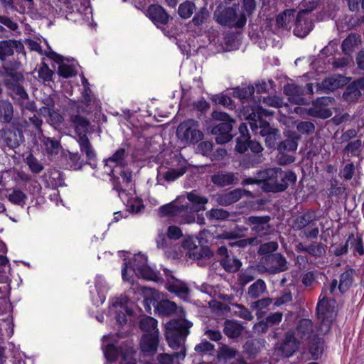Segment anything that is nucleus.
Masks as SVG:
<instances>
[{"instance_id": "f257e3e1", "label": "nucleus", "mask_w": 364, "mask_h": 364, "mask_svg": "<svg viewBox=\"0 0 364 364\" xmlns=\"http://www.w3.org/2000/svg\"><path fill=\"white\" fill-rule=\"evenodd\" d=\"M242 117L247 121L252 132L257 133L259 129V134L265 138V144L268 148H273L277 144V141L281 137L280 131L266 120L262 119V116H269L272 114L261 106L255 104L252 106H244L241 112Z\"/></svg>"}, {"instance_id": "f03ea898", "label": "nucleus", "mask_w": 364, "mask_h": 364, "mask_svg": "<svg viewBox=\"0 0 364 364\" xmlns=\"http://www.w3.org/2000/svg\"><path fill=\"white\" fill-rule=\"evenodd\" d=\"M259 177L262 178L261 188L266 193L283 192L289 186L294 185L297 180V176L293 171H284L281 168L259 171Z\"/></svg>"}, {"instance_id": "7ed1b4c3", "label": "nucleus", "mask_w": 364, "mask_h": 364, "mask_svg": "<svg viewBox=\"0 0 364 364\" xmlns=\"http://www.w3.org/2000/svg\"><path fill=\"white\" fill-rule=\"evenodd\" d=\"M192 326L193 323L185 317L168 321L165 324V337L169 346L173 349H184L183 344Z\"/></svg>"}, {"instance_id": "20e7f679", "label": "nucleus", "mask_w": 364, "mask_h": 364, "mask_svg": "<svg viewBox=\"0 0 364 364\" xmlns=\"http://www.w3.org/2000/svg\"><path fill=\"white\" fill-rule=\"evenodd\" d=\"M212 118L218 123L213 125L210 132L215 136V142L218 144H224L234 136L232 134L233 124L235 120L228 114L221 111L215 110L211 114Z\"/></svg>"}, {"instance_id": "39448f33", "label": "nucleus", "mask_w": 364, "mask_h": 364, "mask_svg": "<svg viewBox=\"0 0 364 364\" xmlns=\"http://www.w3.org/2000/svg\"><path fill=\"white\" fill-rule=\"evenodd\" d=\"M237 4L228 7L219 5L213 13V18L221 26L242 28L246 25L247 17L244 13L237 15Z\"/></svg>"}, {"instance_id": "423d86ee", "label": "nucleus", "mask_w": 364, "mask_h": 364, "mask_svg": "<svg viewBox=\"0 0 364 364\" xmlns=\"http://www.w3.org/2000/svg\"><path fill=\"white\" fill-rule=\"evenodd\" d=\"M326 292V289L322 290L321 295L323 294V296L319 299L316 306L318 318L320 321L318 331L324 335L331 331L332 322L336 315L334 311L336 301L333 299H328Z\"/></svg>"}, {"instance_id": "0eeeda50", "label": "nucleus", "mask_w": 364, "mask_h": 364, "mask_svg": "<svg viewBox=\"0 0 364 364\" xmlns=\"http://www.w3.org/2000/svg\"><path fill=\"white\" fill-rule=\"evenodd\" d=\"M84 112L89 114L91 111L86 110L85 107L80 105H75L68 112L69 121L73 126L77 138L87 136L88 134L92 133L90 120L82 115Z\"/></svg>"}, {"instance_id": "6e6552de", "label": "nucleus", "mask_w": 364, "mask_h": 364, "mask_svg": "<svg viewBox=\"0 0 364 364\" xmlns=\"http://www.w3.org/2000/svg\"><path fill=\"white\" fill-rule=\"evenodd\" d=\"M188 203L182 204L185 213V223L195 222V213L205 210V205L208 203V198L201 195L197 190H193L186 193Z\"/></svg>"}, {"instance_id": "1a4fd4ad", "label": "nucleus", "mask_w": 364, "mask_h": 364, "mask_svg": "<svg viewBox=\"0 0 364 364\" xmlns=\"http://www.w3.org/2000/svg\"><path fill=\"white\" fill-rule=\"evenodd\" d=\"M205 231H200L197 237L198 245L192 239H187L183 242V247L188 250L187 255L193 259H209L214 257V252L207 245L208 240L204 238Z\"/></svg>"}, {"instance_id": "9d476101", "label": "nucleus", "mask_w": 364, "mask_h": 364, "mask_svg": "<svg viewBox=\"0 0 364 364\" xmlns=\"http://www.w3.org/2000/svg\"><path fill=\"white\" fill-rule=\"evenodd\" d=\"M10 126L2 128L0 134L5 144L10 149L18 148L25 141L23 124L18 120L9 124Z\"/></svg>"}, {"instance_id": "9b49d317", "label": "nucleus", "mask_w": 364, "mask_h": 364, "mask_svg": "<svg viewBox=\"0 0 364 364\" xmlns=\"http://www.w3.org/2000/svg\"><path fill=\"white\" fill-rule=\"evenodd\" d=\"M198 126L196 120H186L178 125L177 135L190 143H198L203 137V133L198 129Z\"/></svg>"}, {"instance_id": "f8f14e48", "label": "nucleus", "mask_w": 364, "mask_h": 364, "mask_svg": "<svg viewBox=\"0 0 364 364\" xmlns=\"http://www.w3.org/2000/svg\"><path fill=\"white\" fill-rule=\"evenodd\" d=\"M103 350L105 357L110 362L116 361L119 356L123 361L132 360L134 354L136 353L127 341L119 346H115L112 343L108 344Z\"/></svg>"}, {"instance_id": "ddd939ff", "label": "nucleus", "mask_w": 364, "mask_h": 364, "mask_svg": "<svg viewBox=\"0 0 364 364\" xmlns=\"http://www.w3.org/2000/svg\"><path fill=\"white\" fill-rule=\"evenodd\" d=\"M214 257L227 272H237L242 266L240 260L234 255L231 256L225 246L218 247Z\"/></svg>"}, {"instance_id": "4468645a", "label": "nucleus", "mask_w": 364, "mask_h": 364, "mask_svg": "<svg viewBox=\"0 0 364 364\" xmlns=\"http://www.w3.org/2000/svg\"><path fill=\"white\" fill-rule=\"evenodd\" d=\"M260 262L267 266L264 270H267L270 274L283 272L289 269L286 257L279 252L261 257Z\"/></svg>"}, {"instance_id": "2eb2a0df", "label": "nucleus", "mask_w": 364, "mask_h": 364, "mask_svg": "<svg viewBox=\"0 0 364 364\" xmlns=\"http://www.w3.org/2000/svg\"><path fill=\"white\" fill-rule=\"evenodd\" d=\"M351 79L350 77H346L341 74H334L328 77H326L321 82L316 83V92L328 94L345 86Z\"/></svg>"}, {"instance_id": "dca6fc26", "label": "nucleus", "mask_w": 364, "mask_h": 364, "mask_svg": "<svg viewBox=\"0 0 364 364\" xmlns=\"http://www.w3.org/2000/svg\"><path fill=\"white\" fill-rule=\"evenodd\" d=\"M343 100L350 104L356 103L364 95V77H358L346 85Z\"/></svg>"}, {"instance_id": "f3484780", "label": "nucleus", "mask_w": 364, "mask_h": 364, "mask_svg": "<svg viewBox=\"0 0 364 364\" xmlns=\"http://www.w3.org/2000/svg\"><path fill=\"white\" fill-rule=\"evenodd\" d=\"M270 220L271 217L269 215H252L245 219V223L250 227L252 232H255L258 236L262 237L270 234Z\"/></svg>"}, {"instance_id": "a211bd4d", "label": "nucleus", "mask_w": 364, "mask_h": 364, "mask_svg": "<svg viewBox=\"0 0 364 364\" xmlns=\"http://www.w3.org/2000/svg\"><path fill=\"white\" fill-rule=\"evenodd\" d=\"M354 274L355 270L350 268L340 274L339 283L337 279H333L329 287L330 294L335 295L337 288L341 294L348 291L354 282Z\"/></svg>"}, {"instance_id": "6ab92c4d", "label": "nucleus", "mask_w": 364, "mask_h": 364, "mask_svg": "<svg viewBox=\"0 0 364 364\" xmlns=\"http://www.w3.org/2000/svg\"><path fill=\"white\" fill-rule=\"evenodd\" d=\"M146 258L143 255H137L134 257V271L141 276L142 278L154 282L162 281L160 272L154 270L144 264Z\"/></svg>"}, {"instance_id": "aec40b11", "label": "nucleus", "mask_w": 364, "mask_h": 364, "mask_svg": "<svg viewBox=\"0 0 364 364\" xmlns=\"http://www.w3.org/2000/svg\"><path fill=\"white\" fill-rule=\"evenodd\" d=\"M299 341L295 337L291 331L284 334V338L281 342L276 344V350L282 356L289 358L299 348Z\"/></svg>"}, {"instance_id": "412c9836", "label": "nucleus", "mask_w": 364, "mask_h": 364, "mask_svg": "<svg viewBox=\"0 0 364 364\" xmlns=\"http://www.w3.org/2000/svg\"><path fill=\"white\" fill-rule=\"evenodd\" d=\"M294 24V34L301 38L306 37L313 28L309 11L306 9L297 12Z\"/></svg>"}, {"instance_id": "4be33fe9", "label": "nucleus", "mask_w": 364, "mask_h": 364, "mask_svg": "<svg viewBox=\"0 0 364 364\" xmlns=\"http://www.w3.org/2000/svg\"><path fill=\"white\" fill-rule=\"evenodd\" d=\"M283 92L291 104L298 105L309 104L308 100L304 97V89L300 85L295 83H287L284 86Z\"/></svg>"}, {"instance_id": "5701e85b", "label": "nucleus", "mask_w": 364, "mask_h": 364, "mask_svg": "<svg viewBox=\"0 0 364 364\" xmlns=\"http://www.w3.org/2000/svg\"><path fill=\"white\" fill-rule=\"evenodd\" d=\"M146 16L158 27L166 25L171 19L170 15L159 4H151L146 10Z\"/></svg>"}, {"instance_id": "b1692460", "label": "nucleus", "mask_w": 364, "mask_h": 364, "mask_svg": "<svg viewBox=\"0 0 364 364\" xmlns=\"http://www.w3.org/2000/svg\"><path fill=\"white\" fill-rule=\"evenodd\" d=\"M159 341V330L144 334L140 341L141 350L146 355H154L157 350Z\"/></svg>"}, {"instance_id": "393cba45", "label": "nucleus", "mask_w": 364, "mask_h": 364, "mask_svg": "<svg viewBox=\"0 0 364 364\" xmlns=\"http://www.w3.org/2000/svg\"><path fill=\"white\" fill-rule=\"evenodd\" d=\"M156 310L159 315L169 316L176 314L178 317H185L186 311L181 306H178L173 301L161 300L157 302Z\"/></svg>"}, {"instance_id": "a878e982", "label": "nucleus", "mask_w": 364, "mask_h": 364, "mask_svg": "<svg viewBox=\"0 0 364 364\" xmlns=\"http://www.w3.org/2000/svg\"><path fill=\"white\" fill-rule=\"evenodd\" d=\"M15 82L8 84V88L11 91L10 96L14 100H17L19 102L20 105H22L24 101L28 100V95L26 92L24 87L18 82V80L23 79L22 74L16 73L11 75Z\"/></svg>"}, {"instance_id": "bb28decb", "label": "nucleus", "mask_w": 364, "mask_h": 364, "mask_svg": "<svg viewBox=\"0 0 364 364\" xmlns=\"http://www.w3.org/2000/svg\"><path fill=\"white\" fill-rule=\"evenodd\" d=\"M255 92V87L252 85H242L241 87H237L233 89V97L240 99L242 104V108L240 110V115L242 116L241 112L244 108V106L250 105L252 106L255 104L259 105V100L258 102L252 101L250 97L253 95Z\"/></svg>"}, {"instance_id": "cd10ccee", "label": "nucleus", "mask_w": 364, "mask_h": 364, "mask_svg": "<svg viewBox=\"0 0 364 364\" xmlns=\"http://www.w3.org/2000/svg\"><path fill=\"white\" fill-rule=\"evenodd\" d=\"M237 173L228 171L218 172L211 176V182L218 187H225L239 183Z\"/></svg>"}, {"instance_id": "c85d7f7f", "label": "nucleus", "mask_w": 364, "mask_h": 364, "mask_svg": "<svg viewBox=\"0 0 364 364\" xmlns=\"http://www.w3.org/2000/svg\"><path fill=\"white\" fill-rule=\"evenodd\" d=\"M166 288L169 292L176 294L183 300L188 299L189 288L185 282L176 277H171L168 279V283H166Z\"/></svg>"}, {"instance_id": "c756f323", "label": "nucleus", "mask_w": 364, "mask_h": 364, "mask_svg": "<svg viewBox=\"0 0 364 364\" xmlns=\"http://www.w3.org/2000/svg\"><path fill=\"white\" fill-rule=\"evenodd\" d=\"M301 136L295 132H289L287 137L279 142L277 146L278 151L294 154L298 147Z\"/></svg>"}, {"instance_id": "7c9ffc66", "label": "nucleus", "mask_w": 364, "mask_h": 364, "mask_svg": "<svg viewBox=\"0 0 364 364\" xmlns=\"http://www.w3.org/2000/svg\"><path fill=\"white\" fill-rule=\"evenodd\" d=\"M14 107L9 99L0 100V123L9 124L14 122Z\"/></svg>"}, {"instance_id": "2f4dec72", "label": "nucleus", "mask_w": 364, "mask_h": 364, "mask_svg": "<svg viewBox=\"0 0 364 364\" xmlns=\"http://www.w3.org/2000/svg\"><path fill=\"white\" fill-rule=\"evenodd\" d=\"M245 190L236 188L229 192L218 195L217 202L222 206H228L237 202L243 196Z\"/></svg>"}, {"instance_id": "473e14b6", "label": "nucleus", "mask_w": 364, "mask_h": 364, "mask_svg": "<svg viewBox=\"0 0 364 364\" xmlns=\"http://www.w3.org/2000/svg\"><path fill=\"white\" fill-rule=\"evenodd\" d=\"M161 216H177L181 218L185 223V213L182 205L168 203L161 206L159 209Z\"/></svg>"}, {"instance_id": "72a5a7b5", "label": "nucleus", "mask_w": 364, "mask_h": 364, "mask_svg": "<svg viewBox=\"0 0 364 364\" xmlns=\"http://www.w3.org/2000/svg\"><path fill=\"white\" fill-rule=\"evenodd\" d=\"M128 150L127 148L120 147L108 159L105 160V166L113 163L116 166L124 167L127 165L126 159L128 157Z\"/></svg>"}, {"instance_id": "f704fd0d", "label": "nucleus", "mask_w": 364, "mask_h": 364, "mask_svg": "<svg viewBox=\"0 0 364 364\" xmlns=\"http://www.w3.org/2000/svg\"><path fill=\"white\" fill-rule=\"evenodd\" d=\"M243 329L244 327L235 321L227 319L224 322L223 333L230 338H238Z\"/></svg>"}, {"instance_id": "c9c22d12", "label": "nucleus", "mask_w": 364, "mask_h": 364, "mask_svg": "<svg viewBox=\"0 0 364 364\" xmlns=\"http://www.w3.org/2000/svg\"><path fill=\"white\" fill-rule=\"evenodd\" d=\"M77 141L79 144L81 153L85 154L87 162L96 159V153L90 139H88V136H80V138H77Z\"/></svg>"}, {"instance_id": "e433bc0d", "label": "nucleus", "mask_w": 364, "mask_h": 364, "mask_svg": "<svg viewBox=\"0 0 364 364\" xmlns=\"http://www.w3.org/2000/svg\"><path fill=\"white\" fill-rule=\"evenodd\" d=\"M294 9H286L276 16V24L279 28H290V23L296 19Z\"/></svg>"}, {"instance_id": "4c0bfd02", "label": "nucleus", "mask_w": 364, "mask_h": 364, "mask_svg": "<svg viewBox=\"0 0 364 364\" xmlns=\"http://www.w3.org/2000/svg\"><path fill=\"white\" fill-rule=\"evenodd\" d=\"M361 43V37L359 34L355 33H350L343 41L341 44V49L345 54H349L353 48Z\"/></svg>"}, {"instance_id": "58836bf2", "label": "nucleus", "mask_w": 364, "mask_h": 364, "mask_svg": "<svg viewBox=\"0 0 364 364\" xmlns=\"http://www.w3.org/2000/svg\"><path fill=\"white\" fill-rule=\"evenodd\" d=\"M314 212L307 211L302 215L297 216L294 220V228L298 230H301L314 223L315 221Z\"/></svg>"}, {"instance_id": "ea45409f", "label": "nucleus", "mask_w": 364, "mask_h": 364, "mask_svg": "<svg viewBox=\"0 0 364 364\" xmlns=\"http://www.w3.org/2000/svg\"><path fill=\"white\" fill-rule=\"evenodd\" d=\"M267 292V285L262 279H258L247 289V295L252 299H256Z\"/></svg>"}, {"instance_id": "a19ab883", "label": "nucleus", "mask_w": 364, "mask_h": 364, "mask_svg": "<svg viewBox=\"0 0 364 364\" xmlns=\"http://www.w3.org/2000/svg\"><path fill=\"white\" fill-rule=\"evenodd\" d=\"M67 161L70 168L73 170H80L85 164L88 163L83 161L78 152L72 153L69 151L67 156Z\"/></svg>"}, {"instance_id": "79ce46f5", "label": "nucleus", "mask_w": 364, "mask_h": 364, "mask_svg": "<svg viewBox=\"0 0 364 364\" xmlns=\"http://www.w3.org/2000/svg\"><path fill=\"white\" fill-rule=\"evenodd\" d=\"M196 5L193 2L186 1L181 3L178 9V14L181 18L187 19L189 18L196 11Z\"/></svg>"}, {"instance_id": "37998d69", "label": "nucleus", "mask_w": 364, "mask_h": 364, "mask_svg": "<svg viewBox=\"0 0 364 364\" xmlns=\"http://www.w3.org/2000/svg\"><path fill=\"white\" fill-rule=\"evenodd\" d=\"M157 320L153 317L146 316L139 321V328L141 331L147 333H153L157 329Z\"/></svg>"}, {"instance_id": "c03bdc74", "label": "nucleus", "mask_w": 364, "mask_h": 364, "mask_svg": "<svg viewBox=\"0 0 364 364\" xmlns=\"http://www.w3.org/2000/svg\"><path fill=\"white\" fill-rule=\"evenodd\" d=\"M362 147V141L360 139H355L349 141L343 149V152L344 154H350L352 156H358L361 153Z\"/></svg>"}, {"instance_id": "a18cd8bd", "label": "nucleus", "mask_w": 364, "mask_h": 364, "mask_svg": "<svg viewBox=\"0 0 364 364\" xmlns=\"http://www.w3.org/2000/svg\"><path fill=\"white\" fill-rule=\"evenodd\" d=\"M308 114L314 117L327 119L332 115V112L328 108L322 107L318 105H314L313 107L309 109Z\"/></svg>"}, {"instance_id": "49530a36", "label": "nucleus", "mask_w": 364, "mask_h": 364, "mask_svg": "<svg viewBox=\"0 0 364 364\" xmlns=\"http://www.w3.org/2000/svg\"><path fill=\"white\" fill-rule=\"evenodd\" d=\"M324 349V339L318 336H314L309 346L310 353L313 356L322 354Z\"/></svg>"}, {"instance_id": "de8ad7c7", "label": "nucleus", "mask_w": 364, "mask_h": 364, "mask_svg": "<svg viewBox=\"0 0 364 364\" xmlns=\"http://www.w3.org/2000/svg\"><path fill=\"white\" fill-rule=\"evenodd\" d=\"M297 331L301 334V338H308L313 332V323L311 320L303 318L299 321Z\"/></svg>"}, {"instance_id": "09e8293b", "label": "nucleus", "mask_w": 364, "mask_h": 364, "mask_svg": "<svg viewBox=\"0 0 364 364\" xmlns=\"http://www.w3.org/2000/svg\"><path fill=\"white\" fill-rule=\"evenodd\" d=\"M260 350L259 342L256 340H247L243 346V352L249 358H255Z\"/></svg>"}, {"instance_id": "8fccbe9b", "label": "nucleus", "mask_w": 364, "mask_h": 364, "mask_svg": "<svg viewBox=\"0 0 364 364\" xmlns=\"http://www.w3.org/2000/svg\"><path fill=\"white\" fill-rule=\"evenodd\" d=\"M7 198L11 203L23 207L27 196L22 191L14 189L12 193L8 195Z\"/></svg>"}, {"instance_id": "3c124183", "label": "nucleus", "mask_w": 364, "mask_h": 364, "mask_svg": "<svg viewBox=\"0 0 364 364\" xmlns=\"http://www.w3.org/2000/svg\"><path fill=\"white\" fill-rule=\"evenodd\" d=\"M187 171L186 166H181L178 168H168L164 174L163 178L167 182L174 181L182 176Z\"/></svg>"}, {"instance_id": "603ef678", "label": "nucleus", "mask_w": 364, "mask_h": 364, "mask_svg": "<svg viewBox=\"0 0 364 364\" xmlns=\"http://www.w3.org/2000/svg\"><path fill=\"white\" fill-rule=\"evenodd\" d=\"M326 246L321 242H313L307 246V252L316 258H320L326 255Z\"/></svg>"}, {"instance_id": "864d4df0", "label": "nucleus", "mask_w": 364, "mask_h": 364, "mask_svg": "<svg viewBox=\"0 0 364 364\" xmlns=\"http://www.w3.org/2000/svg\"><path fill=\"white\" fill-rule=\"evenodd\" d=\"M279 247L277 242L271 241L262 244L257 250V254L262 257L274 253Z\"/></svg>"}, {"instance_id": "5fc2aeb1", "label": "nucleus", "mask_w": 364, "mask_h": 364, "mask_svg": "<svg viewBox=\"0 0 364 364\" xmlns=\"http://www.w3.org/2000/svg\"><path fill=\"white\" fill-rule=\"evenodd\" d=\"M211 100L216 105H220L231 109L235 108L234 102L232 99L223 93L213 95L211 97Z\"/></svg>"}, {"instance_id": "6e6d98bb", "label": "nucleus", "mask_w": 364, "mask_h": 364, "mask_svg": "<svg viewBox=\"0 0 364 364\" xmlns=\"http://www.w3.org/2000/svg\"><path fill=\"white\" fill-rule=\"evenodd\" d=\"M14 55L11 39L0 41V60L4 62L7 57Z\"/></svg>"}, {"instance_id": "4d7b16f0", "label": "nucleus", "mask_w": 364, "mask_h": 364, "mask_svg": "<svg viewBox=\"0 0 364 364\" xmlns=\"http://www.w3.org/2000/svg\"><path fill=\"white\" fill-rule=\"evenodd\" d=\"M186 356L185 349H181L179 352L173 353L171 355L169 354H160L158 356V360L161 364H173V359L175 358H184Z\"/></svg>"}, {"instance_id": "13d9d810", "label": "nucleus", "mask_w": 364, "mask_h": 364, "mask_svg": "<svg viewBox=\"0 0 364 364\" xmlns=\"http://www.w3.org/2000/svg\"><path fill=\"white\" fill-rule=\"evenodd\" d=\"M210 13L206 7H202L196 11L191 20L195 26H200L209 18Z\"/></svg>"}, {"instance_id": "bf43d9fd", "label": "nucleus", "mask_w": 364, "mask_h": 364, "mask_svg": "<svg viewBox=\"0 0 364 364\" xmlns=\"http://www.w3.org/2000/svg\"><path fill=\"white\" fill-rule=\"evenodd\" d=\"M348 242H350L354 253H358L360 255H364L363 239L360 235L355 237L353 234H351L348 237Z\"/></svg>"}, {"instance_id": "052dcab7", "label": "nucleus", "mask_w": 364, "mask_h": 364, "mask_svg": "<svg viewBox=\"0 0 364 364\" xmlns=\"http://www.w3.org/2000/svg\"><path fill=\"white\" fill-rule=\"evenodd\" d=\"M255 279V272L253 267H249L238 274V282L241 286H245Z\"/></svg>"}, {"instance_id": "680f3d73", "label": "nucleus", "mask_w": 364, "mask_h": 364, "mask_svg": "<svg viewBox=\"0 0 364 364\" xmlns=\"http://www.w3.org/2000/svg\"><path fill=\"white\" fill-rule=\"evenodd\" d=\"M42 142L48 154H58L60 147V143L58 140L44 136Z\"/></svg>"}, {"instance_id": "e2e57ef3", "label": "nucleus", "mask_w": 364, "mask_h": 364, "mask_svg": "<svg viewBox=\"0 0 364 364\" xmlns=\"http://www.w3.org/2000/svg\"><path fill=\"white\" fill-rule=\"evenodd\" d=\"M237 351L226 346L220 347L218 351L217 357L219 360L227 361L235 357Z\"/></svg>"}, {"instance_id": "0e129e2a", "label": "nucleus", "mask_w": 364, "mask_h": 364, "mask_svg": "<svg viewBox=\"0 0 364 364\" xmlns=\"http://www.w3.org/2000/svg\"><path fill=\"white\" fill-rule=\"evenodd\" d=\"M230 216V213L223 209L213 208L206 212V217L209 220H225Z\"/></svg>"}, {"instance_id": "69168bd1", "label": "nucleus", "mask_w": 364, "mask_h": 364, "mask_svg": "<svg viewBox=\"0 0 364 364\" xmlns=\"http://www.w3.org/2000/svg\"><path fill=\"white\" fill-rule=\"evenodd\" d=\"M26 163L28 166L30 170L34 173H39L43 169L42 164L32 154H29L26 158Z\"/></svg>"}, {"instance_id": "338daca9", "label": "nucleus", "mask_w": 364, "mask_h": 364, "mask_svg": "<svg viewBox=\"0 0 364 364\" xmlns=\"http://www.w3.org/2000/svg\"><path fill=\"white\" fill-rule=\"evenodd\" d=\"M277 160L279 165L285 166L294 163L296 157L292 153L278 151Z\"/></svg>"}, {"instance_id": "774afa93", "label": "nucleus", "mask_w": 364, "mask_h": 364, "mask_svg": "<svg viewBox=\"0 0 364 364\" xmlns=\"http://www.w3.org/2000/svg\"><path fill=\"white\" fill-rule=\"evenodd\" d=\"M297 131L302 134H311L315 131V125L309 121H303L296 125Z\"/></svg>"}]
</instances>
